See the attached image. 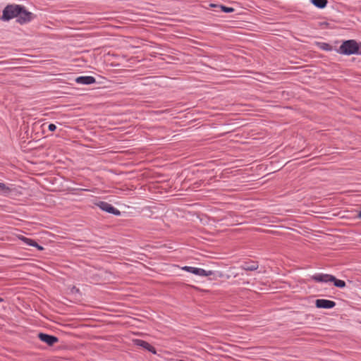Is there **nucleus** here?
<instances>
[{
    "label": "nucleus",
    "mask_w": 361,
    "mask_h": 361,
    "mask_svg": "<svg viewBox=\"0 0 361 361\" xmlns=\"http://www.w3.org/2000/svg\"><path fill=\"white\" fill-rule=\"evenodd\" d=\"M95 78L92 76H80L75 79V82L78 84L90 85L94 83Z\"/></svg>",
    "instance_id": "nucleus-10"
},
{
    "label": "nucleus",
    "mask_w": 361,
    "mask_h": 361,
    "mask_svg": "<svg viewBox=\"0 0 361 361\" xmlns=\"http://www.w3.org/2000/svg\"><path fill=\"white\" fill-rule=\"evenodd\" d=\"M334 286L338 288H344L345 286V282L342 280H339L335 278L334 281H331Z\"/></svg>",
    "instance_id": "nucleus-14"
},
{
    "label": "nucleus",
    "mask_w": 361,
    "mask_h": 361,
    "mask_svg": "<svg viewBox=\"0 0 361 361\" xmlns=\"http://www.w3.org/2000/svg\"><path fill=\"white\" fill-rule=\"evenodd\" d=\"M34 18V14L30 11L25 10V8L21 6V11L18 14L17 22L20 24H24L31 21Z\"/></svg>",
    "instance_id": "nucleus-3"
},
{
    "label": "nucleus",
    "mask_w": 361,
    "mask_h": 361,
    "mask_svg": "<svg viewBox=\"0 0 361 361\" xmlns=\"http://www.w3.org/2000/svg\"><path fill=\"white\" fill-rule=\"evenodd\" d=\"M18 238L28 245H30V246L37 245V243L35 240H33L30 238H27L23 235H18Z\"/></svg>",
    "instance_id": "nucleus-13"
},
{
    "label": "nucleus",
    "mask_w": 361,
    "mask_h": 361,
    "mask_svg": "<svg viewBox=\"0 0 361 361\" xmlns=\"http://www.w3.org/2000/svg\"><path fill=\"white\" fill-rule=\"evenodd\" d=\"M48 128L50 131H54L56 129V126L54 124L51 123L49 125Z\"/></svg>",
    "instance_id": "nucleus-18"
},
{
    "label": "nucleus",
    "mask_w": 361,
    "mask_h": 361,
    "mask_svg": "<svg viewBox=\"0 0 361 361\" xmlns=\"http://www.w3.org/2000/svg\"><path fill=\"white\" fill-rule=\"evenodd\" d=\"M183 270L192 273L195 275L201 276H209L213 274L212 271H206L203 269L192 267H183L182 268Z\"/></svg>",
    "instance_id": "nucleus-4"
},
{
    "label": "nucleus",
    "mask_w": 361,
    "mask_h": 361,
    "mask_svg": "<svg viewBox=\"0 0 361 361\" xmlns=\"http://www.w3.org/2000/svg\"><path fill=\"white\" fill-rule=\"evenodd\" d=\"M220 8L225 13H231L234 11V8L224 6H221Z\"/></svg>",
    "instance_id": "nucleus-15"
},
{
    "label": "nucleus",
    "mask_w": 361,
    "mask_h": 361,
    "mask_svg": "<svg viewBox=\"0 0 361 361\" xmlns=\"http://www.w3.org/2000/svg\"><path fill=\"white\" fill-rule=\"evenodd\" d=\"M32 246L37 247V250H44V247L42 246L38 245L37 243V245H32Z\"/></svg>",
    "instance_id": "nucleus-19"
},
{
    "label": "nucleus",
    "mask_w": 361,
    "mask_h": 361,
    "mask_svg": "<svg viewBox=\"0 0 361 361\" xmlns=\"http://www.w3.org/2000/svg\"><path fill=\"white\" fill-rule=\"evenodd\" d=\"M258 263L256 262H252L251 263H245L241 266V268L246 271H255L258 269Z\"/></svg>",
    "instance_id": "nucleus-11"
},
{
    "label": "nucleus",
    "mask_w": 361,
    "mask_h": 361,
    "mask_svg": "<svg viewBox=\"0 0 361 361\" xmlns=\"http://www.w3.org/2000/svg\"><path fill=\"white\" fill-rule=\"evenodd\" d=\"M315 305L317 308L331 309L336 306V302L325 299H317L315 301Z\"/></svg>",
    "instance_id": "nucleus-7"
},
{
    "label": "nucleus",
    "mask_w": 361,
    "mask_h": 361,
    "mask_svg": "<svg viewBox=\"0 0 361 361\" xmlns=\"http://www.w3.org/2000/svg\"><path fill=\"white\" fill-rule=\"evenodd\" d=\"M311 3L317 8H324L326 7L327 0H310Z\"/></svg>",
    "instance_id": "nucleus-12"
},
{
    "label": "nucleus",
    "mask_w": 361,
    "mask_h": 361,
    "mask_svg": "<svg viewBox=\"0 0 361 361\" xmlns=\"http://www.w3.org/2000/svg\"><path fill=\"white\" fill-rule=\"evenodd\" d=\"M357 216H358V218L361 219V212H359Z\"/></svg>",
    "instance_id": "nucleus-20"
},
{
    "label": "nucleus",
    "mask_w": 361,
    "mask_h": 361,
    "mask_svg": "<svg viewBox=\"0 0 361 361\" xmlns=\"http://www.w3.org/2000/svg\"><path fill=\"white\" fill-rule=\"evenodd\" d=\"M0 190H3L4 192L9 191V188L8 187H6L4 183H0Z\"/></svg>",
    "instance_id": "nucleus-17"
},
{
    "label": "nucleus",
    "mask_w": 361,
    "mask_h": 361,
    "mask_svg": "<svg viewBox=\"0 0 361 361\" xmlns=\"http://www.w3.org/2000/svg\"><path fill=\"white\" fill-rule=\"evenodd\" d=\"M97 205L103 211H105L108 213L115 214L118 216L121 214V212L117 209L114 208L111 204L106 202H99L97 204Z\"/></svg>",
    "instance_id": "nucleus-5"
},
{
    "label": "nucleus",
    "mask_w": 361,
    "mask_h": 361,
    "mask_svg": "<svg viewBox=\"0 0 361 361\" xmlns=\"http://www.w3.org/2000/svg\"><path fill=\"white\" fill-rule=\"evenodd\" d=\"M3 301V299L0 298V302Z\"/></svg>",
    "instance_id": "nucleus-21"
},
{
    "label": "nucleus",
    "mask_w": 361,
    "mask_h": 361,
    "mask_svg": "<svg viewBox=\"0 0 361 361\" xmlns=\"http://www.w3.org/2000/svg\"><path fill=\"white\" fill-rule=\"evenodd\" d=\"M338 52L344 55L361 54V44L354 39L344 41L340 46Z\"/></svg>",
    "instance_id": "nucleus-1"
},
{
    "label": "nucleus",
    "mask_w": 361,
    "mask_h": 361,
    "mask_svg": "<svg viewBox=\"0 0 361 361\" xmlns=\"http://www.w3.org/2000/svg\"><path fill=\"white\" fill-rule=\"evenodd\" d=\"M312 279L317 282H331L335 279V277L330 274H319L312 276Z\"/></svg>",
    "instance_id": "nucleus-8"
},
{
    "label": "nucleus",
    "mask_w": 361,
    "mask_h": 361,
    "mask_svg": "<svg viewBox=\"0 0 361 361\" xmlns=\"http://www.w3.org/2000/svg\"><path fill=\"white\" fill-rule=\"evenodd\" d=\"M21 11V6L17 4H9L7 5L4 11L3 14L1 17V20L3 21H8L11 19L18 17V14Z\"/></svg>",
    "instance_id": "nucleus-2"
},
{
    "label": "nucleus",
    "mask_w": 361,
    "mask_h": 361,
    "mask_svg": "<svg viewBox=\"0 0 361 361\" xmlns=\"http://www.w3.org/2000/svg\"><path fill=\"white\" fill-rule=\"evenodd\" d=\"M321 47L326 51H331V46L326 43H322Z\"/></svg>",
    "instance_id": "nucleus-16"
},
{
    "label": "nucleus",
    "mask_w": 361,
    "mask_h": 361,
    "mask_svg": "<svg viewBox=\"0 0 361 361\" xmlns=\"http://www.w3.org/2000/svg\"><path fill=\"white\" fill-rule=\"evenodd\" d=\"M38 337L42 342L46 343L49 346L54 345L56 343L59 341L57 337L51 335H48L44 333H39L38 334Z\"/></svg>",
    "instance_id": "nucleus-6"
},
{
    "label": "nucleus",
    "mask_w": 361,
    "mask_h": 361,
    "mask_svg": "<svg viewBox=\"0 0 361 361\" xmlns=\"http://www.w3.org/2000/svg\"><path fill=\"white\" fill-rule=\"evenodd\" d=\"M134 343L135 345L142 347L143 348L147 350L148 351L152 353L153 354H157L155 348L147 342L140 339H135L134 340Z\"/></svg>",
    "instance_id": "nucleus-9"
}]
</instances>
